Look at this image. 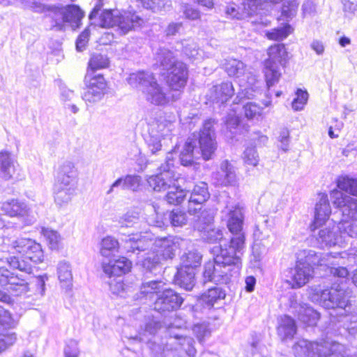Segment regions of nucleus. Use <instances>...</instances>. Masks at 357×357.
Instances as JSON below:
<instances>
[{
    "label": "nucleus",
    "mask_w": 357,
    "mask_h": 357,
    "mask_svg": "<svg viewBox=\"0 0 357 357\" xmlns=\"http://www.w3.org/2000/svg\"><path fill=\"white\" fill-rule=\"evenodd\" d=\"M229 231L234 235L229 244L212 248L213 261L204 264V282L227 283L231 277L237 276L241 268V257L245 249V235L242 231L244 215L240 205L227 206L222 211Z\"/></svg>",
    "instance_id": "f257e3e1"
},
{
    "label": "nucleus",
    "mask_w": 357,
    "mask_h": 357,
    "mask_svg": "<svg viewBox=\"0 0 357 357\" xmlns=\"http://www.w3.org/2000/svg\"><path fill=\"white\" fill-rule=\"evenodd\" d=\"M337 184L340 190H333L331 197L334 206L339 208L345 217L339 223L347 241L349 237L357 236V199L344 195L342 191L357 196V178L348 176H340Z\"/></svg>",
    "instance_id": "f03ea898"
},
{
    "label": "nucleus",
    "mask_w": 357,
    "mask_h": 357,
    "mask_svg": "<svg viewBox=\"0 0 357 357\" xmlns=\"http://www.w3.org/2000/svg\"><path fill=\"white\" fill-rule=\"evenodd\" d=\"M9 252L17 256L6 257V263L13 268L25 272L31 271V262L37 264L43 261L44 258L40 244L31 238H20L15 240Z\"/></svg>",
    "instance_id": "7ed1b4c3"
},
{
    "label": "nucleus",
    "mask_w": 357,
    "mask_h": 357,
    "mask_svg": "<svg viewBox=\"0 0 357 357\" xmlns=\"http://www.w3.org/2000/svg\"><path fill=\"white\" fill-rule=\"evenodd\" d=\"M155 310L144 317V324L141 326L137 334H128L125 331L122 335V341L125 348L121 354L126 356V353L132 351L136 353L147 349L154 353L156 343V321L155 320Z\"/></svg>",
    "instance_id": "20e7f679"
},
{
    "label": "nucleus",
    "mask_w": 357,
    "mask_h": 357,
    "mask_svg": "<svg viewBox=\"0 0 357 357\" xmlns=\"http://www.w3.org/2000/svg\"><path fill=\"white\" fill-rule=\"evenodd\" d=\"M223 68L227 75L234 78L239 85L240 91L237 97L250 99L259 91L261 82L243 61L236 59H226Z\"/></svg>",
    "instance_id": "39448f33"
},
{
    "label": "nucleus",
    "mask_w": 357,
    "mask_h": 357,
    "mask_svg": "<svg viewBox=\"0 0 357 357\" xmlns=\"http://www.w3.org/2000/svg\"><path fill=\"white\" fill-rule=\"evenodd\" d=\"M325 266L329 269L331 266L327 260V255L320 258L312 250H303L298 254L295 268L291 271L293 287L298 288L304 286L314 275V266Z\"/></svg>",
    "instance_id": "423d86ee"
},
{
    "label": "nucleus",
    "mask_w": 357,
    "mask_h": 357,
    "mask_svg": "<svg viewBox=\"0 0 357 357\" xmlns=\"http://www.w3.org/2000/svg\"><path fill=\"white\" fill-rule=\"evenodd\" d=\"M160 60L161 70L167 73H160L165 75V78L169 87L172 91H180L187 83L188 73L186 66L175 60L173 53L168 50H162L158 56Z\"/></svg>",
    "instance_id": "0eeeda50"
},
{
    "label": "nucleus",
    "mask_w": 357,
    "mask_h": 357,
    "mask_svg": "<svg viewBox=\"0 0 357 357\" xmlns=\"http://www.w3.org/2000/svg\"><path fill=\"white\" fill-rule=\"evenodd\" d=\"M310 299L326 309H333L347 312L350 308L349 295L342 286L332 287L329 289L311 288L309 291Z\"/></svg>",
    "instance_id": "6e6552de"
},
{
    "label": "nucleus",
    "mask_w": 357,
    "mask_h": 357,
    "mask_svg": "<svg viewBox=\"0 0 357 357\" xmlns=\"http://www.w3.org/2000/svg\"><path fill=\"white\" fill-rule=\"evenodd\" d=\"M344 346L335 342L319 344L300 340L294 346L293 350L296 357H338L346 355L343 351Z\"/></svg>",
    "instance_id": "1a4fd4ad"
},
{
    "label": "nucleus",
    "mask_w": 357,
    "mask_h": 357,
    "mask_svg": "<svg viewBox=\"0 0 357 357\" xmlns=\"http://www.w3.org/2000/svg\"><path fill=\"white\" fill-rule=\"evenodd\" d=\"M268 59L264 61V76L269 88L279 82L280 67L287 61V52L283 44H276L268 49Z\"/></svg>",
    "instance_id": "9d476101"
},
{
    "label": "nucleus",
    "mask_w": 357,
    "mask_h": 357,
    "mask_svg": "<svg viewBox=\"0 0 357 357\" xmlns=\"http://www.w3.org/2000/svg\"><path fill=\"white\" fill-rule=\"evenodd\" d=\"M48 17L51 19L52 27L57 30L64 29L69 24L73 29L78 28L84 13L75 5L67 6H52L48 10Z\"/></svg>",
    "instance_id": "9b49d317"
},
{
    "label": "nucleus",
    "mask_w": 357,
    "mask_h": 357,
    "mask_svg": "<svg viewBox=\"0 0 357 357\" xmlns=\"http://www.w3.org/2000/svg\"><path fill=\"white\" fill-rule=\"evenodd\" d=\"M169 168L158 175V191H167L165 199L170 204H179L186 196V192L180 188L182 178H172Z\"/></svg>",
    "instance_id": "f8f14e48"
},
{
    "label": "nucleus",
    "mask_w": 357,
    "mask_h": 357,
    "mask_svg": "<svg viewBox=\"0 0 357 357\" xmlns=\"http://www.w3.org/2000/svg\"><path fill=\"white\" fill-rule=\"evenodd\" d=\"M138 17L135 15H119L118 10H105L100 15V26L116 27L121 34H126L132 29Z\"/></svg>",
    "instance_id": "ddd939ff"
},
{
    "label": "nucleus",
    "mask_w": 357,
    "mask_h": 357,
    "mask_svg": "<svg viewBox=\"0 0 357 357\" xmlns=\"http://www.w3.org/2000/svg\"><path fill=\"white\" fill-rule=\"evenodd\" d=\"M163 323L169 329L170 335L177 342L176 344L180 346L181 351H184L188 357H194L196 354V349L193 345V339L183 334L172 332L174 328L182 329L185 328L186 321L174 313L165 317Z\"/></svg>",
    "instance_id": "4468645a"
},
{
    "label": "nucleus",
    "mask_w": 357,
    "mask_h": 357,
    "mask_svg": "<svg viewBox=\"0 0 357 357\" xmlns=\"http://www.w3.org/2000/svg\"><path fill=\"white\" fill-rule=\"evenodd\" d=\"M128 83L133 88L139 89L148 102L154 104L156 101V79L153 73L138 71L130 74Z\"/></svg>",
    "instance_id": "2eb2a0df"
},
{
    "label": "nucleus",
    "mask_w": 357,
    "mask_h": 357,
    "mask_svg": "<svg viewBox=\"0 0 357 357\" xmlns=\"http://www.w3.org/2000/svg\"><path fill=\"white\" fill-rule=\"evenodd\" d=\"M86 91L82 96L86 103H96L100 101L107 91V82L104 77L100 75H92L87 73L85 76Z\"/></svg>",
    "instance_id": "dca6fc26"
},
{
    "label": "nucleus",
    "mask_w": 357,
    "mask_h": 357,
    "mask_svg": "<svg viewBox=\"0 0 357 357\" xmlns=\"http://www.w3.org/2000/svg\"><path fill=\"white\" fill-rule=\"evenodd\" d=\"M340 228V223H329L327 227L321 228L314 234L317 244L321 248L342 246L346 242V236Z\"/></svg>",
    "instance_id": "f3484780"
},
{
    "label": "nucleus",
    "mask_w": 357,
    "mask_h": 357,
    "mask_svg": "<svg viewBox=\"0 0 357 357\" xmlns=\"http://www.w3.org/2000/svg\"><path fill=\"white\" fill-rule=\"evenodd\" d=\"M357 251L351 250L349 252L335 253L334 255L327 254V260L330 262V272L334 276L344 279L349 275V271L346 267L340 265L351 266L353 264H357Z\"/></svg>",
    "instance_id": "a211bd4d"
},
{
    "label": "nucleus",
    "mask_w": 357,
    "mask_h": 357,
    "mask_svg": "<svg viewBox=\"0 0 357 357\" xmlns=\"http://www.w3.org/2000/svg\"><path fill=\"white\" fill-rule=\"evenodd\" d=\"M159 282H158V289ZM183 302V298L175 291L171 289H165L162 291L158 290V312L164 318L173 314Z\"/></svg>",
    "instance_id": "6ab92c4d"
},
{
    "label": "nucleus",
    "mask_w": 357,
    "mask_h": 357,
    "mask_svg": "<svg viewBox=\"0 0 357 357\" xmlns=\"http://www.w3.org/2000/svg\"><path fill=\"white\" fill-rule=\"evenodd\" d=\"M213 127V121L208 120L204 123L203 128L201 130L199 133V151L205 160H208L211 158V156L217 148V143Z\"/></svg>",
    "instance_id": "aec40b11"
},
{
    "label": "nucleus",
    "mask_w": 357,
    "mask_h": 357,
    "mask_svg": "<svg viewBox=\"0 0 357 357\" xmlns=\"http://www.w3.org/2000/svg\"><path fill=\"white\" fill-rule=\"evenodd\" d=\"M0 264V286L4 287L14 296H21L28 292V284L24 279L15 275Z\"/></svg>",
    "instance_id": "412c9836"
},
{
    "label": "nucleus",
    "mask_w": 357,
    "mask_h": 357,
    "mask_svg": "<svg viewBox=\"0 0 357 357\" xmlns=\"http://www.w3.org/2000/svg\"><path fill=\"white\" fill-rule=\"evenodd\" d=\"M17 322L12 317L10 313L0 307V351H3L7 347L12 345L16 336L14 333H8L9 329L16 326Z\"/></svg>",
    "instance_id": "4be33fe9"
},
{
    "label": "nucleus",
    "mask_w": 357,
    "mask_h": 357,
    "mask_svg": "<svg viewBox=\"0 0 357 357\" xmlns=\"http://www.w3.org/2000/svg\"><path fill=\"white\" fill-rule=\"evenodd\" d=\"M212 216L202 212L201 215L198 216L197 223L195 227L197 230L203 232L202 238L211 243L220 241L223 238L222 230L211 227Z\"/></svg>",
    "instance_id": "5701e85b"
},
{
    "label": "nucleus",
    "mask_w": 357,
    "mask_h": 357,
    "mask_svg": "<svg viewBox=\"0 0 357 357\" xmlns=\"http://www.w3.org/2000/svg\"><path fill=\"white\" fill-rule=\"evenodd\" d=\"M234 95L232 82L227 81L213 86L206 94L208 100L213 103L224 104Z\"/></svg>",
    "instance_id": "b1692460"
},
{
    "label": "nucleus",
    "mask_w": 357,
    "mask_h": 357,
    "mask_svg": "<svg viewBox=\"0 0 357 357\" xmlns=\"http://www.w3.org/2000/svg\"><path fill=\"white\" fill-rule=\"evenodd\" d=\"M331 209L328 202V196L326 194L319 195V201L315 206V213L314 221L310 227L312 231L322 227L329 220Z\"/></svg>",
    "instance_id": "393cba45"
},
{
    "label": "nucleus",
    "mask_w": 357,
    "mask_h": 357,
    "mask_svg": "<svg viewBox=\"0 0 357 357\" xmlns=\"http://www.w3.org/2000/svg\"><path fill=\"white\" fill-rule=\"evenodd\" d=\"M102 266L104 273L111 278L112 276H121L128 273L132 268V263L124 257H119L118 259L112 257L107 262L102 261Z\"/></svg>",
    "instance_id": "a878e982"
},
{
    "label": "nucleus",
    "mask_w": 357,
    "mask_h": 357,
    "mask_svg": "<svg viewBox=\"0 0 357 357\" xmlns=\"http://www.w3.org/2000/svg\"><path fill=\"white\" fill-rule=\"evenodd\" d=\"M209 197L207 184L199 182L196 184L191 193L188 202V212L190 214H196L202 208V205Z\"/></svg>",
    "instance_id": "bb28decb"
},
{
    "label": "nucleus",
    "mask_w": 357,
    "mask_h": 357,
    "mask_svg": "<svg viewBox=\"0 0 357 357\" xmlns=\"http://www.w3.org/2000/svg\"><path fill=\"white\" fill-rule=\"evenodd\" d=\"M213 178L216 185H233L236 182L235 168L228 160H225L221 162L220 169L214 173Z\"/></svg>",
    "instance_id": "cd10ccee"
},
{
    "label": "nucleus",
    "mask_w": 357,
    "mask_h": 357,
    "mask_svg": "<svg viewBox=\"0 0 357 357\" xmlns=\"http://www.w3.org/2000/svg\"><path fill=\"white\" fill-rule=\"evenodd\" d=\"M77 176V171L75 164L71 161L66 160L58 167L55 183L67 185H75V180Z\"/></svg>",
    "instance_id": "c85d7f7f"
},
{
    "label": "nucleus",
    "mask_w": 357,
    "mask_h": 357,
    "mask_svg": "<svg viewBox=\"0 0 357 357\" xmlns=\"http://www.w3.org/2000/svg\"><path fill=\"white\" fill-rule=\"evenodd\" d=\"M1 211L10 217L23 218L29 215V208L24 202L17 199H8L1 204Z\"/></svg>",
    "instance_id": "c756f323"
},
{
    "label": "nucleus",
    "mask_w": 357,
    "mask_h": 357,
    "mask_svg": "<svg viewBox=\"0 0 357 357\" xmlns=\"http://www.w3.org/2000/svg\"><path fill=\"white\" fill-rule=\"evenodd\" d=\"M142 185V177L137 174H127L116 179L110 186L107 194H111L118 187L123 190H130L132 192H137Z\"/></svg>",
    "instance_id": "7c9ffc66"
},
{
    "label": "nucleus",
    "mask_w": 357,
    "mask_h": 357,
    "mask_svg": "<svg viewBox=\"0 0 357 357\" xmlns=\"http://www.w3.org/2000/svg\"><path fill=\"white\" fill-rule=\"evenodd\" d=\"M123 241L127 252H135L136 250L143 251L147 249L152 243L153 239L148 234L142 236L141 233H137L127 236Z\"/></svg>",
    "instance_id": "2f4dec72"
},
{
    "label": "nucleus",
    "mask_w": 357,
    "mask_h": 357,
    "mask_svg": "<svg viewBox=\"0 0 357 357\" xmlns=\"http://www.w3.org/2000/svg\"><path fill=\"white\" fill-rule=\"evenodd\" d=\"M76 185H61L55 183L54 194L55 203L60 206L68 204L75 194Z\"/></svg>",
    "instance_id": "473e14b6"
},
{
    "label": "nucleus",
    "mask_w": 357,
    "mask_h": 357,
    "mask_svg": "<svg viewBox=\"0 0 357 357\" xmlns=\"http://www.w3.org/2000/svg\"><path fill=\"white\" fill-rule=\"evenodd\" d=\"M58 280L63 289L69 290L73 286V273L70 264L66 261H59L56 266Z\"/></svg>",
    "instance_id": "72a5a7b5"
},
{
    "label": "nucleus",
    "mask_w": 357,
    "mask_h": 357,
    "mask_svg": "<svg viewBox=\"0 0 357 357\" xmlns=\"http://www.w3.org/2000/svg\"><path fill=\"white\" fill-rule=\"evenodd\" d=\"M178 248V242L176 238L169 236L160 239L158 242V256L160 255L163 259H172Z\"/></svg>",
    "instance_id": "f704fd0d"
},
{
    "label": "nucleus",
    "mask_w": 357,
    "mask_h": 357,
    "mask_svg": "<svg viewBox=\"0 0 357 357\" xmlns=\"http://www.w3.org/2000/svg\"><path fill=\"white\" fill-rule=\"evenodd\" d=\"M277 331L282 340L292 339L296 333L294 320L287 315L281 317L278 320Z\"/></svg>",
    "instance_id": "c9c22d12"
},
{
    "label": "nucleus",
    "mask_w": 357,
    "mask_h": 357,
    "mask_svg": "<svg viewBox=\"0 0 357 357\" xmlns=\"http://www.w3.org/2000/svg\"><path fill=\"white\" fill-rule=\"evenodd\" d=\"M196 139L188 138L180 155L181 162L184 166L192 164L194 159L199 158V151L196 149Z\"/></svg>",
    "instance_id": "e433bc0d"
},
{
    "label": "nucleus",
    "mask_w": 357,
    "mask_h": 357,
    "mask_svg": "<svg viewBox=\"0 0 357 357\" xmlns=\"http://www.w3.org/2000/svg\"><path fill=\"white\" fill-rule=\"evenodd\" d=\"M298 319L308 326H314L319 319V314L306 304L300 305L294 312Z\"/></svg>",
    "instance_id": "4c0bfd02"
},
{
    "label": "nucleus",
    "mask_w": 357,
    "mask_h": 357,
    "mask_svg": "<svg viewBox=\"0 0 357 357\" xmlns=\"http://www.w3.org/2000/svg\"><path fill=\"white\" fill-rule=\"evenodd\" d=\"M119 252V241L112 236L102 238L100 243V253L105 258H112Z\"/></svg>",
    "instance_id": "58836bf2"
},
{
    "label": "nucleus",
    "mask_w": 357,
    "mask_h": 357,
    "mask_svg": "<svg viewBox=\"0 0 357 357\" xmlns=\"http://www.w3.org/2000/svg\"><path fill=\"white\" fill-rule=\"evenodd\" d=\"M178 284L186 290H191L195 284V271L181 267L177 271Z\"/></svg>",
    "instance_id": "ea45409f"
},
{
    "label": "nucleus",
    "mask_w": 357,
    "mask_h": 357,
    "mask_svg": "<svg viewBox=\"0 0 357 357\" xmlns=\"http://www.w3.org/2000/svg\"><path fill=\"white\" fill-rule=\"evenodd\" d=\"M202 255L197 250H190L181 257V267L193 270L201 264Z\"/></svg>",
    "instance_id": "a19ab883"
},
{
    "label": "nucleus",
    "mask_w": 357,
    "mask_h": 357,
    "mask_svg": "<svg viewBox=\"0 0 357 357\" xmlns=\"http://www.w3.org/2000/svg\"><path fill=\"white\" fill-rule=\"evenodd\" d=\"M14 172V166L8 152H0V176L10 179Z\"/></svg>",
    "instance_id": "79ce46f5"
},
{
    "label": "nucleus",
    "mask_w": 357,
    "mask_h": 357,
    "mask_svg": "<svg viewBox=\"0 0 357 357\" xmlns=\"http://www.w3.org/2000/svg\"><path fill=\"white\" fill-rule=\"evenodd\" d=\"M109 63V59L106 55L94 54L89 61L87 73H91L93 75L96 70L107 68Z\"/></svg>",
    "instance_id": "37998d69"
},
{
    "label": "nucleus",
    "mask_w": 357,
    "mask_h": 357,
    "mask_svg": "<svg viewBox=\"0 0 357 357\" xmlns=\"http://www.w3.org/2000/svg\"><path fill=\"white\" fill-rule=\"evenodd\" d=\"M225 294L218 287L208 289V290L202 294L200 300L208 306H213L218 300L223 299Z\"/></svg>",
    "instance_id": "c03bdc74"
},
{
    "label": "nucleus",
    "mask_w": 357,
    "mask_h": 357,
    "mask_svg": "<svg viewBox=\"0 0 357 357\" xmlns=\"http://www.w3.org/2000/svg\"><path fill=\"white\" fill-rule=\"evenodd\" d=\"M51 250H59L62 246V238L56 231L43 228L41 231Z\"/></svg>",
    "instance_id": "a18cd8bd"
},
{
    "label": "nucleus",
    "mask_w": 357,
    "mask_h": 357,
    "mask_svg": "<svg viewBox=\"0 0 357 357\" xmlns=\"http://www.w3.org/2000/svg\"><path fill=\"white\" fill-rule=\"evenodd\" d=\"M165 220L173 227H183L187 222V217L184 212L175 209L167 212L164 215Z\"/></svg>",
    "instance_id": "49530a36"
},
{
    "label": "nucleus",
    "mask_w": 357,
    "mask_h": 357,
    "mask_svg": "<svg viewBox=\"0 0 357 357\" xmlns=\"http://www.w3.org/2000/svg\"><path fill=\"white\" fill-rule=\"evenodd\" d=\"M293 31L289 24H285L283 26L275 28L266 33V36L270 40H282L286 38Z\"/></svg>",
    "instance_id": "de8ad7c7"
},
{
    "label": "nucleus",
    "mask_w": 357,
    "mask_h": 357,
    "mask_svg": "<svg viewBox=\"0 0 357 357\" xmlns=\"http://www.w3.org/2000/svg\"><path fill=\"white\" fill-rule=\"evenodd\" d=\"M139 217L135 211H128L120 217L119 223L121 227H132L139 222Z\"/></svg>",
    "instance_id": "09e8293b"
},
{
    "label": "nucleus",
    "mask_w": 357,
    "mask_h": 357,
    "mask_svg": "<svg viewBox=\"0 0 357 357\" xmlns=\"http://www.w3.org/2000/svg\"><path fill=\"white\" fill-rule=\"evenodd\" d=\"M109 289L113 294L126 297L129 289L120 279H112L109 282Z\"/></svg>",
    "instance_id": "8fccbe9b"
},
{
    "label": "nucleus",
    "mask_w": 357,
    "mask_h": 357,
    "mask_svg": "<svg viewBox=\"0 0 357 357\" xmlns=\"http://www.w3.org/2000/svg\"><path fill=\"white\" fill-rule=\"evenodd\" d=\"M244 114L248 119H259L262 108L254 102H248L243 107Z\"/></svg>",
    "instance_id": "3c124183"
},
{
    "label": "nucleus",
    "mask_w": 357,
    "mask_h": 357,
    "mask_svg": "<svg viewBox=\"0 0 357 357\" xmlns=\"http://www.w3.org/2000/svg\"><path fill=\"white\" fill-rule=\"evenodd\" d=\"M243 160L246 165L256 167L259 163V155L254 147L247 148L243 154Z\"/></svg>",
    "instance_id": "603ef678"
},
{
    "label": "nucleus",
    "mask_w": 357,
    "mask_h": 357,
    "mask_svg": "<svg viewBox=\"0 0 357 357\" xmlns=\"http://www.w3.org/2000/svg\"><path fill=\"white\" fill-rule=\"evenodd\" d=\"M296 97L292 101V108L295 111H300L304 108L308 99L307 91L298 89L296 93Z\"/></svg>",
    "instance_id": "864d4df0"
},
{
    "label": "nucleus",
    "mask_w": 357,
    "mask_h": 357,
    "mask_svg": "<svg viewBox=\"0 0 357 357\" xmlns=\"http://www.w3.org/2000/svg\"><path fill=\"white\" fill-rule=\"evenodd\" d=\"M63 354L65 357H79L80 350L78 341L73 339L67 340L63 349Z\"/></svg>",
    "instance_id": "5fc2aeb1"
},
{
    "label": "nucleus",
    "mask_w": 357,
    "mask_h": 357,
    "mask_svg": "<svg viewBox=\"0 0 357 357\" xmlns=\"http://www.w3.org/2000/svg\"><path fill=\"white\" fill-rule=\"evenodd\" d=\"M299 2L298 0H291L283 3L282 15L286 18H291L295 16Z\"/></svg>",
    "instance_id": "6e6d98bb"
},
{
    "label": "nucleus",
    "mask_w": 357,
    "mask_h": 357,
    "mask_svg": "<svg viewBox=\"0 0 357 357\" xmlns=\"http://www.w3.org/2000/svg\"><path fill=\"white\" fill-rule=\"evenodd\" d=\"M184 52L187 56L193 61H199L203 59V52L197 48L195 44L188 45L184 47Z\"/></svg>",
    "instance_id": "4d7b16f0"
},
{
    "label": "nucleus",
    "mask_w": 357,
    "mask_h": 357,
    "mask_svg": "<svg viewBox=\"0 0 357 357\" xmlns=\"http://www.w3.org/2000/svg\"><path fill=\"white\" fill-rule=\"evenodd\" d=\"M140 293L144 297L153 298L156 293V281L144 282L141 287Z\"/></svg>",
    "instance_id": "13d9d810"
},
{
    "label": "nucleus",
    "mask_w": 357,
    "mask_h": 357,
    "mask_svg": "<svg viewBox=\"0 0 357 357\" xmlns=\"http://www.w3.org/2000/svg\"><path fill=\"white\" fill-rule=\"evenodd\" d=\"M226 14L228 16H230L231 18H236V19H243L246 16H250L251 15H248L245 12L244 6H243L242 11L240 12L237 8L236 6L234 3L229 4L227 6L226 8Z\"/></svg>",
    "instance_id": "bf43d9fd"
},
{
    "label": "nucleus",
    "mask_w": 357,
    "mask_h": 357,
    "mask_svg": "<svg viewBox=\"0 0 357 357\" xmlns=\"http://www.w3.org/2000/svg\"><path fill=\"white\" fill-rule=\"evenodd\" d=\"M192 331L199 342H202L204 337H208L210 335V331L206 324L195 325Z\"/></svg>",
    "instance_id": "052dcab7"
},
{
    "label": "nucleus",
    "mask_w": 357,
    "mask_h": 357,
    "mask_svg": "<svg viewBox=\"0 0 357 357\" xmlns=\"http://www.w3.org/2000/svg\"><path fill=\"white\" fill-rule=\"evenodd\" d=\"M290 132L287 128H282L280 131L278 136V141L280 143V148L284 151H287L289 149V145L290 142Z\"/></svg>",
    "instance_id": "680f3d73"
},
{
    "label": "nucleus",
    "mask_w": 357,
    "mask_h": 357,
    "mask_svg": "<svg viewBox=\"0 0 357 357\" xmlns=\"http://www.w3.org/2000/svg\"><path fill=\"white\" fill-rule=\"evenodd\" d=\"M178 98V95H175L171 92L168 93H164L158 88V105H164L169 102V101H174Z\"/></svg>",
    "instance_id": "e2e57ef3"
},
{
    "label": "nucleus",
    "mask_w": 357,
    "mask_h": 357,
    "mask_svg": "<svg viewBox=\"0 0 357 357\" xmlns=\"http://www.w3.org/2000/svg\"><path fill=\"white\" fill-rule=\"evenodd\" d=\"M89 33V28H86L78 36L76 41V48L78 51L81 52L85 48L88 43Z\"/></svg>",
    "instance_id": "0e129e2a"
},
{
    "label": "nucleus",
    "mask_w": 357,
    "mask_h": 357,
    "mask_svg": "<svg viewBox=\"0 0 357 357\" xmlns=\"http://www.w3.org/2000/svg\"><path fill=\"white\" fill-rule=\"evenodd\" d=\"M182 9L185 17L188 20H195L200 17L199 11L190 5L185 4L183 6Z\"/></svg>",
    "instance_id": "69168bd1"
},
{
    "label": "nucleus",
    "mask_w": 357,
    "mask_h": 357,
    "mask_svg": "<svg viewBox=\"0 0 357 357\" xmlns=\"http://www.w3.org/2000/svg\"><path fill=\"white\" fill-rule=\"evenodd\" d=\"M317 3L316 0H305L302 6V12L303 16L312 15L316 13Z\"/></svg>",
    "instance_id": "338daca9"
},
{
    "label": "nucleus",
    "mask_w": 357,
    "mask_h": 357,
    "mask_svg": "<svg viewBox=\"0 0 357 357\" xmlns=\"http://www.w3.org/2000/svg\"><path fill=\"white\" fill-rule=\"evenodd\" d=\"M47 280V277L46 275H40L36 278L35 283L37 287V293L43 296L45 291V282Z\"/></svg>",
    "instance_id": "774afa93"
}]
</instances>
